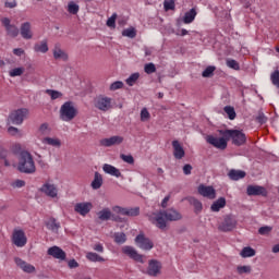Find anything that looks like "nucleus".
Returning a JSON list of instances; mask_svg holds the SVG:
<instances>
[{
	"mask_svg": "<svg viewBox=\"0 0 279 279\" xmlns=\"http://www.w3.org/2000/svg\"><path fill=\"white\" fill-rule=\"evenodd\" d=\"M17 171L20 173H36V163L34 162V157L27 150H23L20 153Z\"/></svg>",
	"mask_w": 279,
	"mask_h": 279,
	"instance_id": "nucleus-1",
	"label": "nucleus"
},
{
	"mask_svg": "<svg viewBox=\"0 0 279 279\" xmlns=\"http://www.w3.org/2000/svg\"><path fill=\"white\" fill-rule=\"evenodd\" d=\"M221 136H225L227 141L232 140L233 145L241 147V145H245L247 137L243 131L239 130H219L218 131Z\"/></svg>",
	"mask_w": 279,
	"mask_h": 279,
	"instance_id": "nucleus-2",
	"label": "nucleus"
},
{
	"mask_svg": "<svg viewBox=\"0 0 279 279\" xmlns=\"http://www.w3.org/2000/svg\"><path fill=\"white\" fill-rule=\"evenodd\" d=\"M59 117L61 121H65V123L73 121V119L77 117V108H75V102L65 101L59 110Z\"/></svg>",
	"mask_w": 279,
	"mask_h": 279,
	"instance_id": "nucleus-3",
	"label": "nucleus"
},
{
	"mask_svg": "<svg viewBox=\"0 0 279 279\" xmlns=\"http://www.w3.org/2000/svg\"><path fill=\"white\" fill-rule=\"evenodd\" d=\"M29 114V110L27 108H21L12 111L9 114V121L13 123V125H23L25 119Z\"/></svg>",
	"mask_w": 279,
	"mask_h": 279,
	"instance_id": "nucleus-4",
	"label": "nucleus"
},
{
	"mask_svg": "<svg viewBox=\"0 0 279 279\" xmlns=\"http://www.w3.org/2000/svg\"><path fill=\"white\" fill-rule=\"evenodd\" d=\"M94 107L100 112H108V110H112V98L99 95L94 99Z\"/></svg>",
	"mask_w": 279,
	"mask_h": 279,
	"instance_id": "nucleus-5",
	"label": "nucleus"
},
{
	"mask_svg": "<svg viewBox=\"0 0 279 279\" xmlns=\"http://www.w3.org/2000/svg\"><path fill=\"white\" fill-rule=\"evenodd\" d=\"M135 244L144 252H151V250H154V241L145 236V233H140L135 236Z\"/></svg>",
	"mask_w": 279,
	"mask_h": 279,
	"instance_id": "nucleus-6",
	"label": "nucleus"
},
{
	"mask_svg": "<svg viewBox=\"0 0 279 279\" xmlns=\"http://www.w3.org/2000/svg\"><path fill=\"white\" fill-rule=\"evenodd\" d=\"M122 252L125 254V256H129L132 260H135V263H141V265H145V255L140 254L134 246L125 245L122 247Z\"/></svg>",
	"mask_w": 279,
	"mask_h": 279,
	"instance_id": "nucleus-7",
	"label": "nucleus"
},
{
	"mask_svg": "<svg viewBox=\"0 0 279 279\" xmlns=\"http://www.w3.org/2000/svg\"><path fill=\"white\" fill-rule=\"evenodd\" d=\"M162 274V263L158 259L148 260V267L146 269V275L150 276V278H157Z\"/></svg>",
	"mask_w": 279,
	"mask_h": 279,
	"instance_id": "nucleus-8",
	"label": "nucleus"
},
{
	"mask_svg": "<svg viewBox=\"0 0 279 279\" xmlns=\"http://www.w3.org/2000/svg\"><path fill=\"white\" fill-rule=\"evenodd\" d=\"M236 228V218L232 215H227L223 221L218 226L220 232H232Z\"/></svg>",
	"mask_w": 279,
	"mask_h": 279,
	"instance_id": "nucleus-9",
	"label": "nucleus"
},
{
	"mask_svg": "<svg viewBox=\"0 0 279 279\" xmlns=\"http://www.w3.org/2000/svg\"><path fill=\"white\" fill-rule=\"evenodd\" d=\"M40 193L46 195V197H50L51 199H58V185L46 182L41 185V189H39Z\"/></svg>",
	"mask_w": 279,
	"mask_h": 279,
	"instance_id": "nucleus-10",
	"label": "nucleus"
},
{
	"mask_svg": "<svg viewBox=\"0 0 279 279\" xmlns=\"http://www.w3.org/2000/svg\"><path fill=\"white\" fill-rule=\"evenodd\" d=\"M206 142L216 149H226L228 147V140L226 136L215 137L214 135H207Z\"/></svg>",
	"mask_w": 279,
	"mask_h": 279,
	"instance_id": "nucleus-11",
	"label": "nucleus"
},
{
	"mask_svg": "<svg viewBox=\"0 0 279 279\" xmlns=\"http://www.w3.org/2000/svg\"><path fill=\"white\" fill-rule=\"evenodd\" d=\"M1 23L5 28L7 35L10 38H16L19 36L20 34L19 27H16V25L11 23L10 17H2Z\"/></svg>",
	"mask_w": 279,
	"mask_h": 279,
	"instance_id": "nucleus-12",
	"label": "nucleus"
},
{
	"mask_svg": "<svg viewBox=\"0 0 279 279\" xmlns=\"http://www.w3.org/2000/svg\"><path fill=\"white\" fill-rule=\"evenodd\" d=\"M246 194L248 195V197H252V196L267 197V189H265V186L263 185H247Z\"/></svg>",
	"mask_w": 279,
	"mask_h": 279,
	"instance_id": "nucleus-13",
	"label": "nucleus"
},
{
	"mask_svg": "<svg viewBox=\"0 0 279 279\" xmlns=\"http://www.w3.org/2000/svg\"><path fill=\"white\" fill-rule=\"evenodd\" d=\"M20 34L24 40H32L34 38V32L32 31V23L24 22L20 26Z\"/></svg>",
	"mask_w": 279,
	"mask_h": 279,
	"instance_id": "nucleus-14",
	"label": "nucleus"
},
{
	"mask_svg": "<svg viewBox=\"0 0 279 279\" xmlns=\"http://www.w3.org/2000/svg\"><path fill=\"white\" fill-rule=\"evenodd\" d=\"M167 218H165V214L162 210H159L157 214H154V218H151V222L156 225L159 230L167 229Z\"/></svg>",
	"mask_w": 279,
	"mask_h": 279,
	"instance_id": "nucleus-15",
	"label": "nucleus"
},
{
	"mask_svg": "<svg viewBox=\"0 0 279 279\" xmlns=\"http://www.w3.org/2000/svg\"><path fill=\"white\" fill-rule=\"evenodd\" d=\"M74 210L78 215H82V217H86V215H88V213L93 210V203H88V202L77 203L74 206Z\"/></svg>",
	"mask_w": 279,
	"mask_h": 279,
	"instance_id": "nucleus-16",
	"label": "nucleus"
},
{
	"mask_svg": "<svg viewBox=\"0 0 279 279\" xmlns=\"http://www.w3.org/2000/svg\"><path fill=\"white\" fill-rule=\"evenodd\" d=\"M13 243L16 247H25L27 245V238L23 230H17L13 233Z\"/></svg>",
	"mask_w": 279,
	"mask_h": 279,
	"instance_id": "nucleus-17",
	"label": "nucleus"
},
{
	"mask_svg": "<svg viewBox=\"0 0 279 279\" xmlns=\"http://www.w3.org/2000/svg\"><path fill=\"white\" fill-rule=\"evenodd\" d=\"M161 211L163 213L166 221H180L182 219V214L174 208H169Z\"/></svg>",
	"mask_w": 279,
	"mask_h": 279,
	"instance_id": "nucleus-18",
	"label": "nucleus"
},
{
	"mask_svg": "<svg viewBox=\"0 0 279 279\" xmlns=\"http://www.w3.org/2000/svg\"><path fill=\"white\" fill-rule=\"evenodd\" d=\"M198 193L203 197H207V199H215V197H217V192L213 186L199 185Z\"/></svg>",
	"mask_w": 279,
	"mask_h": 279,
	"instance_id": "nucleus-19",
	"label": "nucleus"
},
{
	"mask_svg": "<svg viewBox=\"0 0 279 279\" xmlns=\"http://www.w3.org/2000/svg\"><path fill=\"white\" fill-rule=\"evenodd\" d=\"M47 254L48 256H52V258H57L58 260H66V253L59 246L49 247Z\"/></svg>",
	"mask_w": 279,
	"mask_h": 279,
	"instance_id": "nucleus-20",
	"label": "nucleus"
},
{
	"mask_svg": "<svg viewBox=\"0 0 279 279\" xmlns=\"http://www.w3.org/2000/svg\"><path fill=\"white\" fill-rule=\"evenodd\" d=\"M14 263L20 267V269H23L25 274H34V271H36V267L23 260L21 257H15Z\"/></svg>",
	"mask_w": 279,
	"mask_h": 279,
	"instance_id": "nucleus-21",
	"label": "nucleus"
},
{
	"mask_svg": "<svg viewBox=\"0 0 279 279\" xmlns=\"http://www.w3.org/2000/svg\"><path fill=\"white\" fill-rule=\"evenodd\" d=\"M121 143H123V137L119 135L100 140V145L102 147H112V145H121Z\"/></svg>",
	"mask_w": 279,
	"mask_h": 279,
	"instance_id": "nucleus-22",
	"label": "nucleus"
},
{
	"mask_svg": "<svg viewBox=\"0 0 279 279\" xmlns=\"http://www.w3.org/2000/svg\"><path fill=\"white\" fill-rule=\"evenodd\" d=\"M173 147V156L177 160H182L186 153L184 151V148L182 147V144L178 140H174L172 142Z\"/></svg>",
	"mask_w": 279,
	"mask_h": 279,
	"instance_id": "nucleus-23",
	"label": "nucleus"
},
{
	"mask_svg": "<svg viewBox=\"0 0 279 279\" xmlns=\"http://www.w3.org/2000/svg\"><path fill=\"white\" fill-rule=\"evenodd\" d=\"M102 171H105L108 175H113V178H121V170L110 163H105L102 166Z\"/></svg>",
	"mask_w": 279,
	"mask_h": 279,
	"instance_id": "nucleus-24",
	"label": "nucleus"
},
{
	"mask_svg": "<svg viewBox=\"0 0 279 279\" xmlns=\"http://www.w3.org/2000/svg\"><path fill=\"white\" fill-rule=\"evenodd\" d=\"M195 16H197V10L195 8H192L190 11L185 12L183 16V23L185 25H191V23L195 21Z\"/></svg>",
	"mask_w": 279,
	"mask_h": 279,
	"instance_id": "nucleus-25",
	"label": "nucleus"
},
{
	"mask_svg": "<svg viewBox=\"0 0 279 279\" xmlns=\"http://www.w3.org/2000/svg\"><path fill=\"white\" fill-rule=\"evenodd\" d=\"M35 53H47L49 51V45L47 44V39H44L34 45Z\"/></svg>",
	"mask_w": 279,
	"mask_h": 279,
	"instance_id": "nucleus-26",
	"label": "nucleus"
},
{
	"mask_svg": "<svg viewBox=\"0 0 279 279\" xmlns=\"http://www.w3.org/2000/svg\"><path fill=\"white\" fill-rule=\"evenodd\" d=\"M221 208H226V197H220L210 206L211 213H219Z\"/></svg>",
	"mask_w": 279,
	"mask_h": 279,
	"instance_id": "nucleus-27",
	"label": "nucleus"
},
{
	"mask_svg": "<svg viewBox=\"0 0 279 279\" xmlns=\"http://www.w3.org/2000/svg\"><path fill=\"white\" fill-rule=\"evenodd\" d=\"M230 180H233L234 182H238V180H243L245 178L246 173L243 170H230L228 173Z\"/></svg>",
	"mask_w": 279,
	"mask_h": 279,
	"instance_id": "nucleus-28",
	"label": "nucleus"
},
{
	"mask_svg": "<svg viewBox=\"0 0 279 279\" xmlns=\"http://www.w3.org/2000/svg\"><path fill=\"white\" fill-rule=\"evenodd\" d=\"M53 58L54 60H63V62H66L69 60V54H66L64 50H61L60 47L56 46L53 49Z\"/></svg>",
	"mask_w": 279,
	"mask_h": 279,
	"instance_id": "nucleus-29",
	"label": "nucleus"
},
{
	"mask_svg": "<svg viewBox=\"0 0 279 279\" xmlns=\"http://www.w3.org/2000/svg\"><path fill=\"white\" fill-rule=\"evenodd\" d=\"M97 217L100 221H110L112 219V211L110 208H104L97 213Z\"/></svg>",
	"mask_w": 279,
	"mask_h": 279,
	"instance_id": "nucleus-30",
	"label": "nucleus"
},
{
	"mask_svg": "<svg viewBox=\"0 0 279 279\" xmlns=\"http://www.w3.org/2000/svg\"><path fill=\"white\" fill-rule=\"evenodd\" d=\"M104 184V177L99 172H95L94 180L92 182V189L97 191L98 189H101V185Z\"/></svg>",
	"mask_w": 279,
	"mask_h": 279,
	"instance_id": "nucleus-31",
	"label": "nucleus"
},
{
	"mask_svg": "<svg viewBox=\"0 0 279 279\" xmlns=\"http://www.w3.org/2000/svg\"><path fill=\"white\" fill-rule=\"evenodd\" d=\"M41 143L44 145H50L51 147H61L62 146V142L60 141V138H53V137H45Z\"/></svg>",
	"mask_w": 279,
	"mask_h": 279,
	"instance_id": "nucleus-32",
	"label": "nucleus"
},
{
	"mask_svg": "<svg viewBox=\"0 0 279 279\" xmlns=\"http://www.w3.org/2000/svg\"><path fill=\"white\" fill-rule=\"evenodd\" d=\"M240 256L242 258H252V256H256V250L252 248L251 246H245L240 252Z\"/></svg>",
	"mask_w": 279,
	"mask_h": 279,
	"instance_id": "nucleus-33",
	"label": "nucleus"
},
{
	"mask_svg": "<svg viewBox=\"0 0 279 279\" xmlns=\"http://www.w3.org/2000/svg\"><path fill=\"white\" fill-rule=\"evenodd\" d=\"M141 215L140 207H125L124 208V216L125 217H138Z\"/></svg>",
	"mask_w": 279,
	"mask_h": 279,
	"instance_id": "nucleus-34",
	"label": "nucleus"
},
{
	"mask_svg": "<svg viewBox=\"0 0 279 279\" xmlns=\"http://www.w3.org/2000/svg\"><path fill=\"white\" fill-rule=\"evenodd\" d=\"M86 258H87V260H90V263H106V259L104 257H101L99 254L93 253V252H88L86 254Z\"/></svg>",
	"mask_w": 279,
	"mask_h": 279,
	"instance_id": "nucleus-35",
	"label": "nucleus"
},
{
	"mask_svg": "<svg viewBox=\"0 0 279 279\" xmlns=\"http://www.w3.org/2000/svg\"><path fill=\"white\" fill-rule=\"evenodd\" d=\"M46 227L48 228V230H51L52 232H58V230H60V222H58L56 218H50L46 223Z\"/></svg>",
	"mask_w": 279,
	"mask_h": 279,
	"instance_id": "nucleus-36",
	"label": "nucleus"
},
{
	"mask_svg": "<svg viewBox=\"0 0 279 279\" xmlns=\"http://www.w3.org/2000/svg\"><path fill=\"white\" fill-rule=\"evenodd\" d=\"M38 133L41 136H49L51 134V128L49 126V123L45 122V123L40 124V126L38 129Z\"/></svg>",
	"mask_w": 279,
	"mask_h": 279,
	"instance_id": "nucleus-37",
	"label": "nucleus"
},
{
	"mask_svg": "<svg viewBox=\"0 0 279 279\" xmlns=\"http://www.w3.org/2000/svg\"><path fill=\"white\" fill-rule=\"evenodd\" d=\"M114 242L118 243V245H123L125 241H128V236L123 232H116L113 234Z\"/></svg>",
	"mask_w": 279,
	"mask_h": 279,
	"instance_id": "nucleus-38",
	"label": "nucleus"
},
{
	"mask_svg": "<svg viewBox=\"0 0 279 279\" xmlns=\"http://www.w3.org/2000/svg\"><path fill=\"white\" fill-rule=\"evenodd\" d=\"M226 114L228 116V119H230V121H234L236 119V111H234V107L232 106H226L223 108Z\"/></svg>",
	"mask_w": 279,
	"mask_h": 279,
	"instance_id": "nucleus-39",
	"label": "nucleus"
},
{
	"mask_svg": "<svg viewBox=\"0 0 279 279\" xmlns=\"http://www.w3.org/2000/svg\"><path fill=\"white\" fill-rule=\"evenodd\" d=\"M138 77H141V74L138 72H135L125 80V83L128 84V86H134V84L138 82Z\"/></svg>",
	"mask_w": 279,
	"mask_h": 279,
	"instance_id": "nucleus-40",
	"label": "nucleus"
},
{
	"mask_svg": "<svg viewBox=\"0 0 279 279\" xmlns=\"http://www.w3.org/2000/svg\"><path fill=\"white\" fill-rule=\"evenodd\" d=\"M190 204L194 206L195 213H202V208H204V206L202 205V202H199L197 198L191 197Z\"/></svg>",
	"mask_w": 279,
	"mask_h": 279,
	"instance_id": "nucleus-41",
	"label": "nucleus"
},
{
	"mask_svg": "<svg viewBox=\"0 0 279 279\" xmlns=\"http://www.w3.org/2000/svg\"><path fill=\"white\" fill-rule=\"evenodd\" d=\"M25 73V68H14L9 71L10 77H21Z\"/></svg>",
	"mask_w": 279,
	"mask_h": 279,
	"instance_id": "nucleus-42",
	"label": "nucleus"
},
{
	"mask_svg": "<svg viewBox=\"0 0 279 279\" xmlns=\"http://www.w3.org/2000/svg\"><path fill=\"white\" fill-rule=\"evenodd\" d=\"M122 36H125L126 38H136V28L130 27L122 31Z\"/></svg>",
	"mask_w": 279,
	"mask_h": 279,
	"instance_id": "nucleus-43",
	"label": "nucleus"
},
{
	"mask_svg": "<svg viewBox=\"0 0 279 279\" xmlns=\"http://www.w3.org/2000/svg\"><path fill=\"white\" fill-rule=\"evenodd\" d=\"M46 93L52 100L60 99L62 97V92L56 89H47Z\"/></svg>",
	"mask_w": 279,
	"mask_h": 279,
	"instance_id": "nucleus-44",
	"label": "nucleus"
},
{
	"mask_svg": "<svg viewBox=\"0 0 279 279\" xmlns=\"http://www.w3.org/2000/svg\"><path fill=\"white\" fill-rule=\"evenodd\" d=\"M68 12L70 14H77V12H80V5L75 2H70L68 4Z\"/></svg>",
	"mask_w": 279,
	"mask_h": 279,
	"instance_id": "nucleus-45",
	"label": "nucleus"
},
{
	"mask_svg": "<svg viewBox=\"0 0 279 279\" xmlns=\"http://www.w3.org/2000/svg\"><path fill=\"white\" fill-rule=\"evenodd\" d=\"M163 8L166 12H169V10H175V0H165Z\"/></svg>",
	"mask_w": 279,
	"mask_h": 279,
	"instance_id": "nucleus-46",
	"label": "nucleus"
},
{
	"mask_svg": "<svg viewBox=\"0 0 279 279\" xmlns=\"http://www.w3.org/2000/svg\"><path fill=\"white\" fill-rule=\"evenodd\" d=\"M144 71L147 75H151V73H156V64L154 63H146L144 65Z\"/></svg>",
	"mask_w": 279,
	"mask_h": 279,
	"instance_id": "nucleus-47",
	"label": "nucleus"
},
{
	"mask_svg": "<svg viewBox=\"0 0 279 279\" xmlns=\"http://www.w3.org/2000/svg\"><path fill=\"white\" fill-rule=\"evenodd\" d=\"M227 66H229V69H233V71H239L241 69V65H239L236 60L233 59L227 60Z\"/></svg>",
	"mask_w": 279,
	"mask_h": 279,
	"instance_id": "nucleus-48",
	"label": "nucleus"
},
{
	"mask_svg": "<svg viewBox=\"0 0 279 279\" xmlns=\"http://www.w3.org/2000/svg\"><path fill=\"white\" fill-rule=\"evenodd\" d=\"M120 158L123 162H126V165H134V157L132 155L121 154Z\"/></svg>",
	"mask_w": 279,
	"mask_h": 279,
	"instance_id": "nucleus-49",
	"label": "nucleus"
},
{
	"mask_svg": "<svg viewBox=\"0 0 279 279\" xmlns=\"http://www.w3.org/2000/svg\"><path fill=\"white\" fill-rule=\"evenodd\" d=\"M270 80H271L274 86L279 88V71L278 70H276L274 73H271Z\"/></svg>",
	"mask_w": 279,
	"mask_h": 279,
	"instance_id": "nucleus-50",
	"label": "nucleus"
},
{
	"mask_svg": "<svg viewBox=\"0 0 279 279\" xmlns=\"http://www.w3.org/2000/svg\"><path fill=\"white\" fill-rule=\"evenodd\" d=\"M215 70H216L215 66L209 65V66H207V68L203 71L202 75H203L204 77H211L213 73H215Z\"/></svg>",
	"mask_w": 279,
	"mask_h": 279,
	"instance_id": "nucleus-51",
	"label": "nucleus"
},
{
	"mask_svg": "<svg viewBox=\"0 0 279 279\" xmlns=\"http://www.w3.org/2000/svg\"><path fill=\"white\" fill-rule=\"evenodd\" d=\"M272 230H274V228L269 227V226L260 227L258 229V234H262V236H265V235L269 234V232H271Z\"/></svg>",
	"mask_w": 279,
	"mask_h": 279,
	"instance_id": "nucleus-52",
	"label": "nucleus"
},
{
	"mask_svg": "<svg viewBox=\"0 0 279 279\" xmlns=\"http://www.w3.org/2000/svg\"><path fill=\"white\" fill-rule=\"evenodd\" d=\"M150 117L151 114H149V111L147 110V108H143L141 111V121H149Z\"/></svg>",
	"mask_w": 279,
	"mask_h": 279,
	"instance_id": "nucleus-53",
	"label": "nucleus"
},
{
	"mask_svg": "<svg viewBox=\"0 0 279 279\" xmlns=\"http://www.w3.org/2000/svg\"><path fill=\"white\" fill-rule=\"evenodd\" d=\"M117 23V13H113L108 20H107V27H116Z\"/></svg>",
	"mask_w": 279,
	"mask_h": 279,
	"instance_id": "nucleus-54",
	"label": "nucleus"
},
{
	"mask_svg": "<svg viewBox=\"0 0 279 279\" xmlns=\"http://www.w3.org/2000/svg\"><path fill=\"white\" fill-rule=\"evenodd\" d=\"M238 272L241 274H252V266H239Z\"/></svg>",
	"mask_w": 279,
	"mask_h": 279,
	"instance_id": "nucleus-55",
	"label": "nucleus"
},
{
	"mask_svg": "<svg viewBox=\"0 0 279 279\" xmlns=\"http://www.w3.org/2000/svg\"><path fill=\"white\" fill-rule=\"evenodd\" d=\"M257 123H260V125L267 123V118L265 117V113L263 111L258 112V116L256 117Z\"/></svg>",
	"mask_w": 279,
	"mask_h": 279,
	"instance_id": "nucleus-56",
	"label": "nucleus"
},
{
	"mask_svg": "<svg viewBox=\"0 0 279 279\" xmlns=\"http://www.w3.org/2000/svg\"><path fill=\"white\" fill-rule=\"evenodd\" d=\"M8 132L11 134V136H22L21 131L15 126H9Z\"/></svg>",
	"mask_w": 279,
	"mask_h": 279,
	"instance_id": "nucleus-57",
	"label": "nucleus"
},
{
	"mask_svg": "<svg viewBox=\"0 0 279 279\" xmlns=\"http://www.w3.org/2000/svg\"><path fill=\"white\" fill-rule=\"evenodd\" d=\"M123 87V82L116 81L110 85V90H119Z\"/></svg>",
	"mask_w": 279,
	"mask_h": 279,
	"instance_id": "nucleus-58",
	"label": "nucleus"
},
{
	"mask_svg": "<svg viewBox=\"0 0 279 279\" xmlns=\"http://www.w3.org/2000/svg\"><path fill=\"white\" fill-rule=\"evenodd\" d=\"M12 186L14 189H23V186H25V181L16 180L15 182H13Z\"/></svg>",
	"mask_w": 279,
	"mask_h": 279,
	"instance_id": "nucleus-59",
	"label": "nucleus"
},
{
	"mask_svg": "<svg viewBox=\"0 0 279 279\" xmlns=\"http://www.w3.org/2000/svg\"><path fill=\"white\" fill-rule=\"evenodd\" d=\"M191 171H193V166L186 163L183 166V173L184 175H191Z\"/></svg>",
	"mask_w": 279,
	"mask_h": 279,
	"instance_id": "nucleus-60",
	"label": "nucleus"
},
{
	"mask_svg": "<svg viewBox=\"0 0 279 279\" xmlns=\"http://www.w3.org/2000/svg\"><path fill=\"white\" fill-rule=\"evenodd\" d=\"M93 250L99 254H104V244L97 243L93 246Z\"/></svg>",
	"mask_w": 279,
	"mask_h": 279,
	"instance_id": "nucleus-61",
	"label": "nucleus"
},
{
	"mask_svg": "<svg viewBox=\"0 0 279 279\" xmlns=\"http://www.w3.org/2000/svg\"><path fill=\"white\" fill-rule=\"evenodd\" d=\"M112 210H113V213H118L119 215H124L125 214V207L113 206Z\"/></svg>",
	"mask_w": 279,
	"mask_h": 279,
	"instance_id": "nucleus-62",
	"label": "nucleus"
},
{
	"mask_svg": "<svg viewBox=\"0 0 279 279\" xmlns=\"http://www.w3.org/2000/svg\"><path fill=\"white\" fill-rule=\"evenodd\" d=\"M10 153L8 151V149H5V148H3V147H1L0 146V158L2 159V160H5V158H8V155H9Z\"/></svg>",
	"mask_w": 279,
	"mask_h": 279,
	"instance_id": "nucleus-63",
	"label": "nucleus"
},
{
	"mask_svg": "<svg viewBox=\"0 0 279 279\" xmlns=\"http://www.w3.org/2000/svg\"><path fill=\"white\" fill-rule=\"evenodd\" d=\"M68 266L70 267V269H76V267H80V264L77 263V260L71 259V260L68 263Z\"/></svg>",
	"mask_w": 279,
	"mask_h": 279,
	"instance_id": "nucleus-64",
	"label": "nucleus"
}]
</instances>
